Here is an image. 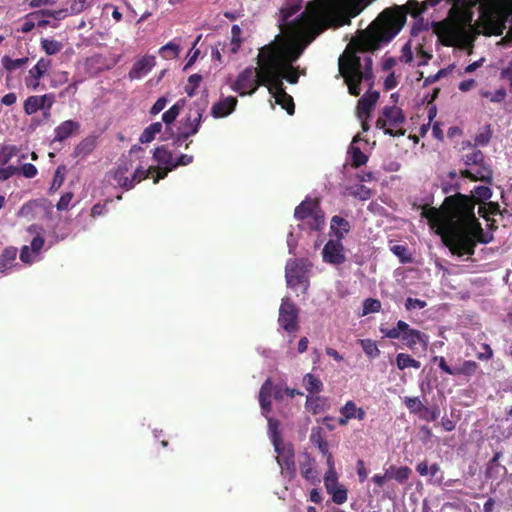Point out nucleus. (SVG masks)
I'll return each mask as SVG.
<instances>
[{"label":"nucleus","instance_id":"1","mask_svg":"<svg viewBox=\"0 0 512 512\" xmlns=\"http://www.w3.org/2000/svg\"><path fill=\"white\" fill-rule=\"evenodd\" d=\"M304 47L284 41H272L260 48L256 64L258 68L247 67L237 76L232 90L240 96L253 95L259 87L273 89L283 87L282 81L295 85L299 70L293 66L301 57Z\"/></svg>","mask_w":512,"mask_h":512},{"label":"nucleus","instance_id":"2","mask_svg":"<svg viewBox=\"0 0 512 512\" xmlns=\"http://www.w3.org/2000/svg\"><path fill=\"white\" fill-rule=\"evenodd\" d=\"M491 197L487 186L474 187L473 196L456 193L445 197L442 203L447 224H445V247L457 257L473 256L477 243L488 244L491 236L485 234L474 215L475 202Z\"/></svg>","mask_w":512,"mask_h":512},{"label":"nucleus","instance_id":"3","mask_svg":"<svg viewBox=\"0 0 512 512\" xmlns=\"http://www.w3.org/2000/svg\"><path fill=\"white\" fill-rule=\"evenodd\" d=\"M427 7L429 4L425 2L409 0L403 6L387 8L378 14L369 27L357 33L351 45L356 47L357 52H375L397 36L405 25L407 14L417 18Z\"/></svg>","mask_w":512,"mask_h":512},{"label":"nucleus","instance_id":"4","mask_svg":"<svg viewBox=\"0 0 512 512\" xmlns=\"http://www.w3.org/2000/svg\"><path fill=\"white\" fill-rule=\"evenodd\" d=\"M301 9V4L292 5L282 11V22L288 32L293 35H318L325 29V20L314 6L306 7L297 19L290 20Z\"/></svg>","mask_w":512,"mask_h":512},{"label":"nucleus","instance_id":"5","mask_svg":"<svg viewBox=\"0 0 512 512\" xmlns=\"http://www.w3.org/2000/svg\"><path fill=\"white\" fill-rule=\"evenodd\" d=\"M371 57H365L364 65L362 60L354 53L348 54L345 59L340 57L338 69H340L341 77L345 78L348 85L349 95L357 97L360 95V83L362 81L371 82L373 84V71L371 70Z\"/></svg>","mask_w":512,"mask_h":512},{"label":"nucleus","instance_id":"6","mask_svg":"<svg viewBox=\"0 0 512 512\" xmlns=\"http://www.w3.org/2000/svg\"><path fill=\"white\" fill-rule=\"evenodd\" d=\"M380 333L383 337L391 340H399L404 347L415 351L417 346L421 350L426 351L429 344V336L410 327L404 320H397L396 325L393 327H380Z\"/></svg>","mask_w":512,"mask_h":512},{"label":"nucleus","instance_id":"7","mask_svg":"<svg viewBox=\"0 0 512 512\" xmlns=\"http://www.w3.org/2000/svg\"><path fill=\"white\" fill-rule=\"evenodd\" d=\"M463 163L468 169L460 170L461 178L483 181L487 184H490L493 180V170L490 164L485 162V155L481 150L473 149L470 153H466L463 156Z\"/></svg>","mask_w":512,"mask_h":512},{"label":"nucleus","instance_id":"8","mask_svg":"<svg viewBox=\"0 0 512 512\" xmlns=\"http://www.w3.org/2000/svg\"><path fill=\"white\" fill-rule=\"evenodd\" d=\"M312 267L307 259H291L285 264V281L288 288L305 293L309 288V271Z\"/></svg>","mask_w":512,"mask_h":512},{"label":"nucleus","instance_id":"9","mask_svg":"<svg viewBox=\"0 0 512 512\" xmlns=\"http://www.w3.org/2000/svg\"><path fill=\"white\" fill-rule=\"evenodd\" d=\"M405 123V115L402 109L397 106H385L381 109L375 127L385 131V134L392 137H402L405 135V129L402 125Z\"/></svg>","mask_w":512,"mask_h":512},{"label":"nucleus","instance_id":"10","mask_svg":"<svg viewBox=\"0 0 512 512\" xmlns=\"http://www.w3.org/2000/svg\"><path fill=\"white\" fill-rule=\"evenodd\" d=\"M206 107H208V96L202 94V96L192 104L188 114H186V117L181 121V138L191 137L197 134L200 128L201 117L203 113H205Z\"/></svg>","mask_w":512,"mask_h":512},{"label":"nucleus","instance_id":"11","mask_svg":"<svg viewBox=\"0 0 512 512\" xmlns=\"http://www.w3.org/2000/svg\"><path fill=\"white\" fill-rule=\"evenodd\" d=\"M272 446H274V451L277 453L276 461L280 467V474L292 479L296 475L293 446L291 444H272Z\"/></svg>","mask_w":512,"mask_h":512},{"label":"nucleus","instance_id":"12","mask_svg":"<svg viewBox=\"0 0 512 512\" xmlns=\"http://www.w3.org/2000/svg\"><path fill=\"white\" fill-rule=\"evenodd\" d=\"M433 361L437 362V367H439L442 372L450 376H464L469 378L478 370V364L474 360H465L460 366L453 367L446 364L445 358L441 356H434Z\"/></svg>","mask_w":512,"mask_h":512},{"label":"nucleus","instance_id":"13","mask_svg":"<svg viewBox=\"0 0 512 512\" xmlns=\"http://www.w3.org/2000/svg\"><path fill=\"white\" fill-rule=\"evenodd\" d=\"M279 325L287 333H294L297 330V308L288 299H282L279 307Z\"/></svg>","mask_w":512,"mask_h":512},{"label":"nucleus","instance_id":"14","mask_svg":"<svg viewBox=\"0 0 512 512\" xmlns=\"http://www.w3.org/2000/svg\"><path fill=\"white\" fill-rule=\"evenodd\" d=\"M322 260L335 266L342 265L346 261L341 239H330L325 243L324 248H322Z\"/></svg>","mask_w":512,"mask_h":512},{"label":"nucleus","instance_id":"15","mask_svg":"<svg viewBox=\"0 0 512 512\" xmlns=\"http://www.w3.org/2000/svg\"><path fill=\"white\" fill-rule=\"evenodd\" d=\"M323 215V211L318 205L317 200L306 198L300 205L295 207V212H293V216H295L296 220L303 221L308 217Z\"/></svg>","mask_w":512,"mask_h":512},{"label":"nucleus","instance_id":"16","mask_svg":"<svg viewBox=\"0 0 512 512\" xmlns=\"http://www.w3.org/2000/svg\"><path fill=\"white\" fill-rule=\"evenodd\" d=\"M154 66L155 57L145 55L133 63L132 69L128 71V79L140 80L143 76L147 75Z\"/></svg>","mask_w":512,"mask_h":512},{"label":"nucleus","instance_id":"17","mask_svg":"<svg viewBox=\"0 0 512 512\" xmlns=\"http://www.w3.org/2000/svg\"><path fill=\"white\" fill-rule=\"evenodd\" d=\"M340 415L341 417L338 419V424L345 426L352 419H357L359 421L364 420L365 410L357 407L353 400H349L340 408Z\"/></svg>","mask_w":512,"mask_h":512},{"label":"nucleus","instance_id":"18","mask_svg":"<svg viewBox=\"0 0 512 512\" xmlns=\"http://www.w3.org/2000/svg\"><path fill=\"white\" fill-rule=\"evenodd\" d=\"M131 169L130 162H123L117 166L116 171H114V181H116L117 185L125 191H129L134 188L137 184L136 180L133 177L128 176L127 173Z\"/></svg>","mask_w":512,"mask_h":512},{"label":"nucleus","instance_id":"19","mask_svg":"<svg viewBox=\"0 0 512 512\" xmlns=\"http://www.w3.org/2000/svg\"><path fill=\"white\" fill-rule=\"evenodd\" d=\"M378 99V91H369L365 93L364 96L357 101V117L361 119L370 117V113L373 110L374 105H376V102H378Z\"/></svg>","mask_w":512,"mask_h":512},{"label":"nucleus","instance_id":"20","mask_svg":"<svg viewBox=\"0 0 512 512\" xmlns=\"http://www.w3.org/2000/svg\"><path fill=\"white\" fill-rule=\"evenodd\" d=\"M237 106V99L233 96L225 97L215 102L212 106L213 118H225L230 115Z\"/></svg>","mask_w":512,"mask_h":512},{"label":"nucleus","instance_id":"21","mask_svg":"<svg viewBox=\"0 0 512 512\" xmlns=\"http://www.w3.org/2000/svg\"><path fill=\"white\" fill-rule=\"evenodd\" d=\"M78 130H80V124L77 121L65 120L55 127V137H53V142H63L73 134L78 133Z\"/></svg>","mask_w":512,"mask_h":512},{"label":"nucleus","instance_id":"22","mask_svg":"<svg viewBox=\"0 0 512 512\" xmlns=\"http://www.w3.org/2000/svg\"><path fill=\"white\" fill-rule=\"evenodd\" d=\"M192 160L193 157L191 155L181 154L180 157L172 160V164H168L167 167H159V170H157V175L152 178V182L157 184L158 181L165 178L169 172L173 171V169L181 166H187L188 164L192 163Z\"/></svg>","mask_w":512,"mask_h":512},{"label":"nucleus","instance_id":"23","mask_svg":"<svg viewBox=\"0 0 512 512\" xmlns=\"http://www.w3.org/2000/svg\"><path fill=\"white\" fill-rule=\"evenodd\" d=\"M94 148H96V137L87 136L80 140L79 144L74 147V150H72V157L80 160L85 159L93 152Z\"/></svg>","mask_w":512,"mask_h":512},{"label":"nucleus","instance_id":"24","mask_svg":"<svg viewBox=\"0 0 512 512\" xmlns=\"http://www.w3.org/2000/svg\"><path fill=\"white\" fill-rule=\"evenodd\" d=\"M421 217L429 220V222L437 223L438 221H442V241L445 242V225H446V216L443 209H437L435 207L423 206V211H421Z\"/></svg>","mask_w":512,"mask_h":512},{"label":"nucleus","instance_id":"25","mask_svg":"<svg viewBox=\"0 0 512 512\" xmlns=\"http://www.w3.org/2000/svg\"><path fill=\"white\" fill-rule=\"evenodd\" d=\"M276 100L277 105L284 108L287 111L288 115H293L294 113V103L293 98L285 92V87H280L278 89H272L269 91Z\"/></svg>","mask_w":512,"mask_h":512},{"label":"nucleus","instance_id":"26","mask_svg":"<svg viewBox=\"0 0 512 512\" xmlns=\"http://www.w3.org/2000/svg\"><path fill=\"white\" fill-rule=\"evenodd\" d=\"M485 19H487V22H489L490 26V35L494 36H500L504 29H506V26L504 25V22H506V19L501 14V12L498 11H492L485 15Z\"/></svg>","mask_w":512,"mask_h":512},{"label":"nucleus","instance_id":"27","mask_svg":"<svg viewBox=\"0 0 512 512\" xmlns=\"http://www.w3.org/2000/svg\"><path fill=\"white\" fill-rule=\"evenodd\" d=\"M51 66V61L47 58H40L39 61H37L36 65L29 69V77L36 80L33 84H28V87H31L32 89H36L38 87V80H40L43 75L48 71V68Z\"/></svg>","mask_w":512,"mask_h":512},{"label":"nucleus","instance_id":"28","mask_svg":"<svg viewBox=\"0 0 512 512\" xmlns=\"http://www.w3.org/2000/svg\"><path fill=\"white\" fill-rule=\"evenodd\" d=\"M16 255V247H5V249L2 250V253H0V275H5L6 271L14 266Z\"/></svg>","mask_w":512,"mask_h":512},{"label":"nucleus","instance_id":"29","mask_svg":"<svg viewBox=\"0 0 512 512\" xmlns=\"http://www.w3.org/2000/svg\"><path fill=\"white\" fill-rule=\"evenodd\" d=\"M330 230H332L333 235H335L338 240H342L349 233L350 225L346 219L333 216L332 220H330Z\"/></svg>","mask_w":512,"mask_h":512},{"label":"nucleus","instance_id":"30","mask_svg":"<svg viewBox=\"0 0 512 512\" xmlns=\"http://www.w3.org/2000/svg\"><path fill=\"white\" fill-rule=\"evenodd\" d=\"M272 380H264L263 385L260 388V394H258V401H260L261 410L269 413L270 411V397L272 396Z\"/></svg>","mask_w":512,"mask_h":512},{"label":"nucleus","instance_id":"31","mask_svg":"<svg viewBox=\"0 0 512 512\" xmlns=\"http://www.w3.org/2000/svg\"><path fill=\"white\" fill-rule=\"evenodd\" d=\"M309 441H311L312 445L316 446L319 451H321L322 455H328L330 453L328 451V443L323 437V429L322 427H312L311 435H309Z\"/></svg>","mask_w":512,"mask_h":512},{"label":"nucleus","instance_id":"32","mask_svg":"<svg viewBox=\"0 0 512 512\" xmlns=\"http://www.w3.org/2000/svg\"><path fill=\"white\" fill-rule=\"evenodd\" d=\"M304 390L308 391L309 395H316L323 390V383L317 376L307 373L303 376Z\"/></svg>","mask_w":512,"mask_h":512},{"label":"nucleus","instance_id":"33","mask_svg":"<svg viewBox=\"0 0 512 512\" xmlns=\"http://www.w3.org/2000/svg\"><path fill=\"white\" fill-rule=\"evenodd\" d=\"M385 473H389V479H393L397 481V483L404 484L408 478H410L411 469L408 466H391L386 469Z\"/></svg>","mask_w":512,"mask_h":512},{"label":"nucleus","instance_id":"34","mask_svg":"<svg viewBox=\"0 0 512 512\" xmlns=\"http://www.w3.org/2000/svg\"><path fill=\"white\" fill-rule=\"evenodd\" d=\"M45 97H37L30 96L24 100L23 110L26 115H31L37 113L39 110H46V107L43 106V101Z\"/></svg>","mask_w":512,"mask_h":512},{"label":"nucleus","instance_id":"35","mask_svg":"<svg viewBox=\"0 0 512 512\" xmlns=\"http://www.w3.org/2000/svg\"><path fill=\"white\" fill-rule=\"evenodd\" d=\"M300 473L311 485H315L318 482L317 471L313 468V463L310 458H306L305 461L301 462Z\"/></svg>","mask_w":512,"mask_h":512},{"label":"nucleus","instance_id":"36","mask_svg":"<svg viewBox=\"0 0 512 512\" xmlns=\"http://www.w3.org/2000/svg\"><path fill=\"white\" fill-rule=\"evenodd\" d=\"M396 366L397 369L403 371L408 368L419 369L421 367V363L413 359V357L408 354L399 353L396 356Z\"/></svg>","mask_w":512,"mask_h":512},{"label":"nucleus","instance_id":"37","mask_svg":"<svg viewBox=\"0 0 512 512\" xmlns=\"http://www.w3.org/2000/svg\"><path fill=\"white\" fill-rule=\"evenodd\" d=\"M152 159L160 166L166 167L168 164H171L173 155L165 146H158L154 149V153H152Z\"/></svg>","mask_w":512,"mask_h":512},{"label":"nucleus","instance_id":"38","mask_svg":"<svg viewBox=\"0 0 512 512\" xmlns=\"http://www.w3.org/2000/svg\"><path fill=\"white\" fill-rule=\"evenodd\" d=\"M184 103V99L176 101V103L173 104L172 107L168 108V110H166L164 114H162V122H164L165 125L172 124L173 121L176 120L177 116L181 112V109L184 107Z\"/></svg>","mask_w":512,"mask_h":512},{"label":"nucleus","instance_id":"39","mask_svg":"<svg viewBox=\"0 0 512 512\" xmlns=\"http://www.w3.org/2000/svg\"><path fill=\"white\" fill-rule=\"evenodd\" d=\"M348 153L351 155V167L353 168H360L368 161V157L357 146H349Z\"/></svg>","mask_w":512,"mask_h":512},{"label":"nucleus","instance_id":"40","mask_svg":"<svg viewBox=\"0 0 512 512\" xmlns=\"http://www.w3.org/2000/svg\"><path fill=\"white\" fill-rule=\"evenodd\" d=\"M161 131V122H152L140 135V143H150Z\"/></svg>","mask_w":512,"mask_h":512},{"label":"nucleus","instance_id":"41","mask_svg":"<svg viewBox=\"0 0 512 512\" xmlns=\"http://www.w3.org/2000/svg\"><path fill=\"white\" fill-rule=\"evenodd\" d=\"M29 62V59L27 57H23L20 59H12L8 56L2 57V67H4L7 72H12L15 69H19L24 67V65Z\"/></svg>","mask_w":512,"mask_h":512},{"label":"nucleus","instance_id":"42","mask_svg":"<svg viewBox=\"0 0 512 512\" xmlns=\"http://www.w3.org/2000/svg\"><path fill=\"white\" fill-rule=\"evenodd\" d=\"M327 493L332 496L333 503L343 505L347 501V490L345 487H330L325 488Z\"/></svg>","mask_w":512,"mask_h":512},{"label":"nucleus","instance_id":"43","mask_svg":"<svg viewBox=\"0 0 512 512\" xmlns=\"http://www.w3.org/2000/svg\"><path fill=\"white\" fill-rule=\"evenodd\" d=\"M40 48H42L47 55H56L61 51L62 44L57 40L44 38L40 40Z\"/></svg>","mask_w":512,"mask_h":512},{"label":"nucleus","instance_id":"44","mask_svg":"<svg viewBox=\"0 0 512 512\" xmlns=\"http://www.w3.org/2000/svg\"><path fill=\"white\" fill-rule=\"evenodd\" d=\"M29 14H38L40 18H52L54 20H62L67 16V9L60 10H48V9H40L38 11H33Z\"/></svg>","mask_w":512,"mask_h":512},{"label":"nucleus","instance_id":"45","mask_svg":"<svg viewBox=\"0 0 512 512\" xmlns=\"http://www.w3.org/2000/svg\"><path fill=\"white\" fill-rule=\"evenodd\" d=\"M160 57L165 60H172L179 55V45L174 42H169L159 49Z\"/></svg>","mask_w":512,"mask_h":512},{"label":"nucleus","instance_id":"46","mask_svg":"<svg viewBox=\"0 0 512 512\" xmlns=\"http://www.w3.org/2000/svg\"><path fill=\"white\" fill-rule=\"evenodd\" d=\"M17 149L12 145H0V167H5L16 155Z\"/></svg>","mask_w":512,"mask_h":512},{"label":"nucleus","instance_id":"47","mask_svg":"<svg viewBox=\"0 0 512 512\" xmlns=\"http://www.w3.org/2000/svg\"><path fill=\"white\" fill-rule=\"evenodd\" d=\"M404 405L410 413H419L423 410H429L430 408L424 406L421 400L417 397H405Z\"/></svg>","mask_w":512,"mask_h":512},{"label":"nucleus","instance_id":"48","mask_svg":"<svg viewBox=\"0 0 512 512\" xmlns=\"http://www.w3.org/2000/svg\"><path fill=\"white\" fill-rule=\"evenodd\" d=\"M412 414L417 415L420 420L433 422L437 420L438 416H440V409H438L437 405H434V407L430 409L413 412Z\"/></svg>","mask_w":512,"mask_h":512},{"label":"nucleus","instance_id":"49","mask_svg":"<svg viewBox=\"0 0 512 512\" xmlns=\"http://www.w3.org/2000/svg\"><path fill=\"white\" fill-rule=\"evenodd\" d=\"M381 310V302L377 299L367 298L362 304V316L370 313H378Z\"/></svg>","mask_w":512,"mask_h":512},{"label":"nucleus","instance_id":"50","mask_svg":"<svg viewBox=\"0 0 512 512\" xmlns=\"http://www.w3.org/2000/svg\"><path fill=\"white\" fill-rule=\"evenodd\" d=\"M158 167H149L147 169H144L142 167H138L133 171L132 175L130 177L133 178L136 182L140 183L142 180H145L149 178V175H151L153 172L157 173Z\"/></svg>","mask_w":512,"mask_h":512},{"label":"nucleus","instance_id":"51","mask_svg":"<svg viewBox=\"0 0 512 512\" xmlns=\"http://www.w3.org/2000/svg\"><path fill=\"white\" fill-rule=\"evenodd\" d=\"M361 347H362V350H364L365 355H367L371 358L378 357L379 349H378V346H376V343L372 339H362Z\"/></svg>","mask_w":512,"mask_h":512},{"label":"nucleus","instance_id":"52","mask_svg":"<svg viewBox=\"0 0 512 512\" xmlns=\"http://www.w3.org/2000/svg\"><path fill=\"white\" fill-rule=\"evenodd\" d=\"M269 436H271L272 444H283L278 431V421L275 418L268 419Z\"/></svg>","mask_w":512,"mask_h":512},{"label":"nucleus","instance_id":"53","mask_svg":"<svg viewBox=\"0 0 512 512\" xmlns=\"http://www.w3.org/2000/svg\"><path fill=\"white\" fill-rule=\"evenodd\" d=\"M201 76L200 74H193L188 77V84L184 86V92L188 97H193L195 95V90H197L198 85H200Z\"/></svg>","mask_w":512,"mask_h":512},{"label":"nucleus","instance_id":"54","mask_svg":"<svg viewBox=\"0 0 512 512\" xmlns=\"http://www.w3.org/2000/svg\"><path fill=\"white\" fill-rule=\"evenodd\" d=\"M301 221L306 222V225H308L309 230L320 231L322 230L323 225L325 224V217L323 215H317L308 217L307 219H303Z\"/></svg>","mask_w":512,"mask_h":512},{"label":"nucleus","instance_id":"55","mask_svg":"<svg viewBox=\"0 0 512 512\" xmlns=\"http://www.w3.org/2000/svg\"><path fill=\"white\" fill-rule=\"evenodd\" d=\"M391 252L399 258L402 264L410 263L411 257L408 254V249L404 245H394L391 247Z\"/></svg>","mask_w":512,"mask_h":512},{"label":"nucleus","instance_id":"56","mask_svg":"<svg viewBox=\"0 0 512 512\" xmlns=\"http://www.w3.org/2000/svg\"><path fill=\"white\" fill-rule=\"evenodd\" d=\"M241 29L237 24L232 25L231 27V52L237 53L238 49H240L241 44Z\"/></svg>","mask_w":512,"mask_h":512},{"label":"nucleus","instance_id":"57","mask_svg":"<svg viewBox=\"0 0 512 512\" xmlns=\"http://www.w3.org/2000/svg\"><path fill=\"white\" fill-rule=\"evenodd\" d=\"M491 139L490 126L485 127V130L474 136V145L479 147H485L488 145Z\"/></svg>","mask_w":512,"mask_h":512},{"label":"nucleus","instance_id":"58","mask_svg":"<svg viewBox=\"0 0 512 512\" xmlns=\"http://www.w3.org/2000/svg\"><path fill=\"white\" fill-rule=\"evenodd\" d=\"M324 486L325 488H340L342 485L338 484V477H336V472L334 470H329L325 473L324 476Z\"/></svg>","mask_w":512,"mask_h":512},{"label":"nucleus","instance_id":"59","mask_svg":"<svg viewBox=\"0 0 512 512\" xmlns=\"http://www.w3.org/2000/svg\"><path fill=\"white\" fill-rule=\"evenodd\" d=\"M426 307V302L424 300L415 299L412 297L407 298L405 300V310H414V309H423Z\"/></svg>","mask_w":512,"mask_h":512},{"label":"nucleus","instance_id":"60","mask_svg":"<svg viewBox=\"0 0 512 512\" xmlns=\"http://www.w3.org/2000/svg\"><path fill=\"white\" fill-rule=\"evenodd\" d=\"M73 194L72 192L64 193L63 196L60 197L58 203H56V210L66 211L69 208L70 201H72Z\"/></svg>","mask_w":512,"mask_h":512},{"label":"nucleus","instance_id":"61","mask_svg":"<svg viewBox=\"0 0 512 512\" xmlns=\"http://www.w3.org/2000/svg\"><path fill=\"white\" fill-rule=\"evenodd\" d=\"M321 401L322 399L318 396L308 395V397H306V407H308L312 413L316 414L320 411V405H318V403Z\"/></svg>","mask_w":512,"mask_h":512},{"label":"nucleus","instance_id":"62","mask_svg":"<svg viewBox=\"0 0 512 512\" xmlns=\"http://www.w3.org/2000/svg\"><path fill=\"white\" fill-rule=\"evenodd\" d=\"M17 171H19V169H17L15 166L0 167V181L8 180L9 178L16 175Z\"/></svg>","mask_w":512,"mask_h":512},{"label":"nucleus","instance_id":"63","mask_svg":"<svg viewBox=\"0 0 512 512\" xmlns=\"http://www.w3.org/2000/svg\"><path fill=\"white\" fill-rule=\"evenodd\" d=\"M18 172H21L26 178H33L37 175V167L31 163H25L21 166V169H18Z\"/></svg>","mask_w":512,"mask_h":512},{"label":"nucleus","instance_id":"64","mask_svg":"<svg viewBox=\"0 0 512 512\" xmlns=\"http://www.w3.org/2000/svg\"><path fill=\"white\" fill-rule=\"evenodd\" d=\"M441 43L445 47H451L453 45L454 31L449 27L445 26V31L441 34Z\"/></svg>","mask_w":512,"mask_h":512}]
</instances>
